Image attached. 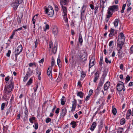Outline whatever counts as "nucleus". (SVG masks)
I'll use <instances>...</instances> for the list:
<instances>
[{
	"instance_id": "obj_1",
	"label": "nucleus",
	"mask_w": 133,
	"mask_h": 133,
	"mask_svg": "<svg viewBox=\"0 0 133 133\" xmlns=\"http://www.w3.org/2000/svg\"><path fill=\"white\" fill-rule=\"evenodd\" d=\"M61 6V11L62 12V15L63 18L65 22L66 23V25H68V19L67 17L68 13L67 8L64 5Z\"/></svg>"
},
{
	"instance_id": "obj_2",
	"label": "nucleus",
	"mask_w": 133,
	"mask_h": 133,
	"mask_svg": "<svg viewBox=\"0 0 133 133\" xmlns=\"http://www.w3.org/2000/svg\"><path fill=\"white\" fill-rule=\"evenodd\" d=\"M45 12L46 14H48L50 17H52L53 16L54 12L52 7L49 5L48 8L46 7L44 9Z\"/></svg>"
},
{
	"instance_id": "obj_3",
	"label": "nucleus",
	"mask_w": 133,
	"mask_h": 133,
	"mask_svg": "<svg viewBox=\"0 0 133 133\" xmlns=\"http://www.w3.org/2000/svg\"><path fill=\"white\" fill-rule=\"evenodd\" d=\"M14 82L13 81H12V78L10 80V83H9V85L6 88H5L4 90L6 91V92L9 93L12 91V89L14 88Z\"/></svg>"
},
{
	"instance_id": "obj_4",
	"label": "nucleus",
	"mask_w": 133,
	"mask_h": 133,
	"mask_svg": "<svg viewBox=\"0 0 133 133\" xmlns=\"http://www.w3.org/2000/svg\"><path fill=\"white\" fill-rule=\"evenodd\" d=\"M88 55L86 51H84L83 52L79 53V58L82 62L87 61Z\"/></svg>"
},
{
	"instance_id": "obj_5",
	"label": "nucleus",
	"mask_w": 133,
	"mask_h": 133,
	"mask_svg": "<svg viewBox=\"0 0 133 133\" xmlns=\"http://www.w3.org/2000/svg\"><path fill=\"white\" fill-rule=\"evenodd\" d=\"M117 89L119 91H121L122 90L123 91H124L125 89L123 83L120 81H119L117 84Z\"/></svg>"
},
{
	"instance_id": "obj_6",
	"label": "nucleus",
	"mask_w": 133,
	"mask_h": 133,
	"mask_svg": "<svg viewBox=\"0 0 133 133\" xmlns=\"http://www.w3.org/2000/svg\"><path fill=\"white\" fill-rule=\"evenodd\" d=\"M23 47L21 44L19 45L16 48L15 52V55H18L22 51Z\"/></svg>"
},
{
	"instance_id": "obj_7",
	"label": "nucleus",
	"mask_w": 133,
	"mask_h": 133,
	"mask_svg": "<svg viewBox=\"0 0 133 133\" xmlns=\"http://www.w3.org/2000/svg\"><path fill=\"white\" fill-rule=\"evenodd\" d=\"M72 107L71 111L72 112H73L75 110L76 108V106L77 104V101L76 99H74L73 100V101H72Z\"/></svg>"
},
{
	"instance_id": "obj_8",
	"label": "nucleus",
	"mask_w": 133,
	"mask_h": 133,
	"mask_svg": "<svg viewBox=\"0 0 133 133\" xmlns=\"http://www.w3.org/2000/svg\"><path fill=\"white\" fill-rule=\"evenodd\" d=\"M110 32L109 35V37H111L117 34V30L112 28L110 29Z\"/></svg>"
},
{
	"instance_id": "obj_9",
	"label": "nucleus",
	"mask_w": 133,
	"mask_h": 133,
	"mask_svg": "<svg viewBox=\"0 0 133 133\" xmlns=\"http://www.w3.org/2000/svg\"><path fill=\"white\" fill-rule=\"evenodd\" d=\"M67 110L66 108H62L60 112V116L62 117H63L66 115L67 113Z\"/></svg>"
},
{
	"instance_id": "obj_10",
	"label": "nucleus",
	"mask_w": 133,
	"mask_h": 133,
	"mask_svg": "<svg viewBox=\"0 0 133 133\" xmlns=\"http://www.w3.org/2000/svg\"><path fill=\"white\" fill-rule=\"evenodd\" d=\"M104 80L105 79L104 78H102L100 79L99 82L97 87V89L98 90L100 89V88L102 87L103 85L104 82Z\"/></svg>"
},
{
	"instance_id": "obj_11",
	"label": "nucleus",
	"mask_w": 133,
	"mask_h": 133,
	"mask_svg": "<svg viewBox=\"0 0 133 133\" xmlns=\"http://www.w3.org/2000/svg\"><path fill=\"white\" fill-rule=\"evenodd\" d=\"M52 67H49L48 68L47 73V75L49 76V77L51 79L52 78Z\"/></svg>"
},
{
	"instance_id": "obj_12",
	"label": "nucleus",
	"mask_w": 133,
	"mask_h": 133,
	"mask_svg": "<svg viewBox=\"0 0 133 133\" xmlns=\"http://www.w3.org/2000/svg\"><path fill=\"white\" fill-rule=\"evenodd\" d=\"M125 36L124 34L122 32H121L119 35L118 41H125Z\"/></svg>"
},
{
	"instance_id": "obj_13",
	"label": "nucleus",
	"mask_w": 133,
	"mask_h": 133,
	"mask_svg": "<svg viewBox=\"0 0 133 133\" xmlns=\"http://www.w3.org/2000/svg\"><path fill=\"white\" fill-rule=\"evenodd\" d=\"M109 8L111 11L113 12L117 10L118 8V6L117 5H113L109 6Z\"/></svg>"
},
{
	"instance_id": "obj_14",
	"label": "nucleus",
	"mask_w": 133,
	"mask_h": 133,
	"mask_svg": "<svg viewBox=\"0 0 133 133\" xmlns=\"http://www.w3.org/2000/svg\"><path fill=\"white\" fill-rule=\"evenodd\" d=\"M69 0H60V4L61 6L66 5L68 4Z\"/></svg>"
},
{
	"instance_id": "obj_15",
	"label": "nucleus",
	"mask_w": 133,
	"mask_h": 133,
	"mask_svg": "<svg viewBox=\"0 0 133 133\" xmlns=\"http://www.w3.org/2000/svg\"><path fill=\"white\" fill-rule=\"evenodd\" d=\"M118 42L117 44V46L121 49H122V48L123 45L124 44V41H118Z\"/></svg>"
},
{
	"instance_id": "obj_16",
	"label": "nucleus",
	"mask_w": 133,
	"mask_h": 133,
	"mask_svg": "<svg viewBox=\"0 0 133 133\" xmlns=\"http://www.w3.org/2000/svg\"><path fill=\"white\" fill-rule=\"evenodd\" d=\"M110 83L109 81H107L104 85V90L105 91H107L110 85Z\"/></svg>"
},
{
	"instance_id": "obj_17",
	"label": "nucleus",
	"mask_w": 133,
	"mask_h": 133,
	"mask_svg": "<svg viewBox=\"0 0 133 133\" xmlns=\"http://www.w3.org/2000/svg\"><path fill=\"white\" fill-rule=\"evenodd\" d=\"M93 58V57H92L90 61L89 65V68H91L92 66H94L95 64L94 61L95 60L94 58Z\"/></svg>"
},
{
	"instance_id": "obj_18",
	"label": "nucleus",
	"mask_w": 133,
	"mask_h": 133,
	"mask_svg": "<svg viewBox=\"0 0 133 133\" xmlns=\"http://www.w3.org/2000/svg\"><path fill=\"white\" fill-rule=\"evenodd\" d=\"M19 4L18 2H12L11 4V6L13 7L14 9L16 10L17 9Z\"/></svg>"
},
{
	"instance_id": "obj_19",
	"label": "nucleus",
	"mask_w": 133,
	"mask_h": 133,
	"mask_svg": "<svg viewBox=\"0 0 133 133\" xmlns=\"http://www.w3.org/2000/svg\"><path fill=\"white\" fill-rule=\"evenodd\" d=\"M25 111L24 112V113L25 114L24 117V120L25 121L28 118V109L27 107H25Z\"/></svg>"
},
{
	"instance_id": "obj_20",
	"label": "nucleus",
	"mask_w": 133,
	"mask_h": 133,
	"mask_svg": "<svg viewBox=\"0 0 133 133\" xmlns=\"http://www.w3.org/2000/svg\"><path fill=\"white\" fill-rule=\"evenodd\" d=\"M33 72V70H31L30 68H28L26 75V76H30L31 75Z\"/></svg>"
},
{
	"instance_id": "obj_21",
	"label": "nucleus",
	"mask_w": 133,
	"mask_h": 133,
	"mask_svg": "<svg viewBox=\"0 0 133 133\" xmlns=\"http://www.w3.org/2000/svg\"><path fill=\"white\" fill-rule=\"evenodd\" d=\"M94 75L93 81L94 83H95L98 79L99 77V74L97 72H96L95 73Z\"/></svg>"
},
{
	"instance_id": "obj_22",
	"label": "nucleus",
	"mask_w": 133,
	"mask_h": 133,
	"mask_svg": "<svg viewBox=\"0 0 133 133\" xmlns=\"http://www.w3.org/2000/svg\"><path fill=\"white\" fill-rule=\"evenodd\" d=\"M78 41L81 45H82L83 43V40L82 36L81 34L80 33L79 35Z\"/></svg>"
},
{
	"instance_id": "obj_23",
	"label": "nucleus",
	"mask_w": 133,
	"mask_h": 133,
	"mask_svg": "<svg viewBox=\"0 0 133 133\" xmlns=\"http://www.w3.org/2000/svg\"><path fill=\"white\" fill-rule=\"evenodd\" d=\"M52 32L54 35H56L58 33L57 28L56 26L54 27L52 29Z\"/></svg>"
},
{
	"instance_id": "obj_24",
	"label": "nucleus",
	"mask_w": 133,
	"mask_h": 133,
	"mask_svg": "<svg viewBox=\"0 0 133 133\" xmlns=\"http://www.w3.org/2000/svg\"><path fill=\"white\" fill-rule=\"evenodd\" d=\"M131 109H129L128 110L127 113L126 115V118L127 119H129V117L131 115Z\"/></svg>"
},
{
	"instance_id": "obj_25",
	"label": "nucleus",
	"mask_w": 133,
	"mask_h": 133,
	"mask_svg": "<svg viewBox=\"0 0 133 133\" xmlns=\"http://www.w3.org/2000/svg\"><path fill=\"white\" fill-rule=\"evenodd\" d=\"M96 125V122H93L90 128V130L92 131H93L95 128Z\"/></svg>"
},
{
	"instance_id": "obj_26",
	"label": "nucleus",
	"mask_w": 133,
	"mask_h": 133,
	"mask_svg": "<svg viewBox=\"0 0 133 133\" xmlns=\"http://www.w3.org/2000/svg\"><path fill=\"white\" fill-rule=\"evenodd\" d=\"M121 49H120L119 50H118V53L117 54L118 55L119 57L120 58L122 57L123 52L121 50Z\"/></svg>"
},
{
	"instance_id": "obj_27",
	"label": "nucleus",
	"mask_w": 133,
	"mask_h": 133,
	"mask_svg": "<svg viewBox=\"0 0 133 133\" xmlns=\"http://www.w3.org/2000/svg\"><path fill=\"white\" fill-rule=\"evenodd\" d=\"M38 15V14H37L34 15L32 19V21L33 24H35L36 19L37 18V17Z\"/></svg>"
},
{
	"instance_id": "obj_28",
	"label": "nucleus",
	"mask_w": 133,
	"mask_h": 133,
	"mask_svg": "<svg viewBox=\"0 0 133 133\" xmlns=\"http://www.w3.org/2000/svg\"><path fill=\"white\" fill-rule=\"evenodd\" d=\"M84 93L82 91L78 92L77 94V96L79 97L80 98H83Z\"/></svg>"
},
{
	"instance_id": "obj_29",
	"label": "nucleus",
	"mask_w": 133,
	"mask_h": 133,
	"mask_svg": "<svg viewBox=\"0 0 133 133\" xmlns=\"http://www.w3.org/2000/svg\"><path fill=\"white\" fill-rule=\"evenodd\" d=\"M66 101L65 98L64 96H63L61 99V104L62 105H63L65 104V102Z\"/></svg>"
},
{
	"instance_id": "obj_30",
	"label": "nucleus",
	"mask_w": 133,
	"mask_h": 133,
	"mask_svg": "<svg viewBox=\"0 0 133 133\" xmlns=\"http://www.w3.org/2000/svg\"><path fill=\"white\" fill-rule=\"evenodd\" d=\"M57 50V44H55L53 48L52 49V51L54 54H55Z\"/></svg>"
},
{
	"instance_id": "obj_31",
	"label": "nucleus",
	"mask_w": 133,
	"mask_h": 133,
	"mask_svg": "<svg viewBox=\"0 0 133 133\" xmlns=\"http://www.w3.org/2000/svg\"><path fill=\"white\" fill-rule=\"evenodd\" d=\"M70 124L72 125V127L73 128H75L77 126L76 122L74 121H71Z\"/></svg>"
},
{
	"instance_id": "obj_32",
	"label": "nucleus",
	"mask_w": 133,
	"mask_h": 133,
	"mask_svg": "<svg viewBox=\"0 0 133 133\" xmlns=\"http://www.w3.org/2000/svg\"><path fill=\"white\" fill-rule=\"evenodd\" d=\"M60 59V57H58L57 60V64L59 68H61L62 66V65Z\"/></svg>"
},
{
	"instance_id": "obj_33",
	"label": "nucleus",
	"mask_w": 133,
	"mask_h": 133,
	"mask_svg": "<svg viewBox=\"0 0 133 133\" xmlns=\"http://www.w3.org/2000/svg\"><path fill=\"white\" fill-rule=\"evenodd\" d=\"M119 21L118 19H115L114 22V26L115 27H116L118 26Z\"/></svg>"
},
{
	"instance_id": "obj_34",
	"label": "nucleus",
	"mask_w": 133,
	"mask_h": 133,
	"mask_svg": "<svg viewBox=\"0 0 133 133\" xmlns=\"http://www.w3.org/2000/svg\"><path fill=\"white\" fill-rule=\"evenodd\" d=\"M85 9H82L80 15L81 19V20L84 17V13L85 11Z\"/></svg>"
},
{
	"instance_id": "obj_35",
	"label": "nucleus",
	"mask_w": 133,
	"mask_h": 133,
	"mask_svg": "<svg viewBox=\"0 0 133 133\" xmlns=\"http://www.w3.org/2000/svg\"><path fill=\"white\" fill-rule=\"evenodd\" d=\"M125 123V119L124 118H122L120 121V124L121 125H124Z\"/></svg>"
},
{
	"instance_id": "obj_36",
	"label": "nucleus",
	"mask_w": 133,
	"mask_h": 133,
	"mask_svg": "<svg viewBox=\"0 0 133 133\" xmlns=\"http://www.w3.org/2000/svg\"><path fill=\"white\" fill-rule=\"evenodd\" d=\"M117 109L115 108L112 107V112L114 115H115L117 113Z\"/></svg>"
},
{
	"instance_id": "obj_37",
	"label": "nucleus",
	"mask_w": 133,
	"mask_h": 133,
	"mask_svg": "<svg viewBox=\"0 0 133 133\" xmlns=\"http://www.w3.org/2000/svg\"><path fill=\"white\" fill-rule=\"evenodd\" d=\"M124 129L122 127H119L118 128L117 133H122Z\"/></svg>"
},
{
	"instance_id": "obj_38",
	"label": "nucleus",
	"mask_w": 133,
	"mask_h": 133,
	"mask_svg": "<svg viewBox=\"0 0 133 133\" xmlns=\"http://www.w3.org/2000/svg\"><path fill=\"white\" fill-rule=\"evenodd\" d=\"M103 57H101L100 58V59L99 61V65L100 67H101V68H102V66L103 64Z\"/></svg>"
},
{
	"instance_id": "obj_39",
	"label": "nucleus",
	"mask_w": 133,
	"mask_h": 133,
	"mask_svg": "<svg viewBox=\"0 0 133 133\" xmlns=\"http://www.w3.org/2000/svg\"><path fill=\"white\" fill-rule=\"evenodd\" d=\"M35 118L34 117H32L29 119V121L31 123H34V121L35 120Z\"/></svg>"
},
{
	"instance_id": "obj_40",
	"label": "nucleus",
	"mask_w": 133,
	"mask_h": 133,
	"mask_svg": "<svg viewBox=\"0 0 133 133\" xmlns=\"http://www.w3.org/2000/svg\"><path fill=\"white\" fill-rule=\"evenodd\" d=\"M12 78V81H13V77H11L10 78H9V76H8L7 77H5V81H8L9 80V83H10V80Z\"/></svg>"
},
{
	"instance_id": "obj_41",
	"label": "nucleus",
	"mask_w": 133,
	"mask_h": 133,
	"mask_svg": "<svg viewBox=\"0 0 133 133\" xmlns=\"http://www.w3.org/2000/svg\"><path fill=\"white\" fill-rule=\"evenodd\" d=\"M35 125H33V127H34L35 129L37 130L38 128V124L37 122L34 123Z\"/></svg>"
},
{
	"instance_id": "obj_42",
	"label": "nucleus",
	"mask_w": 133,
	"mask_h": 133,
	"mask_svg": "<svg viewBox=\"0 0 133 133\" xmlns=\"http://www.w3.org/2000/svg\"><path fill=\"white\" fill-rule=\"evenodd\" d=\"M32 82V80L30 78L26 84V85H29L31 84Z\"/></svg>"
},
{
	"instance_id": "obj_43",
	"label": "nucleus",
	"mask_w": 133,
	"mask_h": 133,
	"mask_svg": "<svg viewBox=\"0 0 133 133\" xmlns=\"http://www.w3.org/2000/svg\"><path fill=\"white\" fill-rule=\"evenodd\" d=\"M38 88V85L37 84H36L35 85V86H34V88H33V89H34V92L35 94H36V92Z\"/></svg>"
},
{
	"instance_id": "obj_44",
	"label": "nucleus",
	"mask_w": 133,
	"mask_h": 133,
	"mask_svg": "<svg viewBox=\"0 0 133 133\" xmlns=\"http://www.w3.org/2000/svg\"><path fill=\"white\" fill-rule=\"evenodd\" d=\"M105 62L107 64H111V61L110 60H109L108 58L107 57H105Z\"/></svg>"
},
{
	"instance_id": "obj_45",
	"label": "nucleus",
	"mask_w": 133,
	"mask_h": 133,
	"mask_svg": "<svg viewBox=\"0 0 133 133\" xmlns=\"http://www.w3.org/2000/svg\"><path fill=\"white\" fill-rule=\"evenodd\" d=\"M130 77L129 75H127L125 78V82L126 83L128 82L130 80Z\"/></svg>"
},
{
	"instance_id": "obj_46",
	"label": "nucleus",
	"mask_w": 133,
	"mask_h": 133,
	"mask_svg": "<svg viewBox=\"0 0 133 133\" xmlns=\"http://www.w3.org/2000/svg\"><path fill=\"white\" fill-rule=\"evenodd\" d=\"M5 106V103H3L2 104L1 107V110H3L4 109Z\"/></svg>"
},
{
	"instance_id": "obj_47",
	"label": "nucleus",
	"mask_w": 133,
	"mask_h": 133,
	"mask_svg": "<svg viewBox=\"0 0 133 133\" xmlns=\"http://www.w3.org/2000/svg\"><path fill=\"white\" fill-rule=\"evenodd\" d=\"M22 17V16L20 17L19 18H17V21L18 24H19L21 22Z\"/></svg>"
},
{
	"instance_id": "obj_48",
	"label": "nucleus",
	"mask_w": 133,
	"mask_h": 133,
	"mask_svg": "<svg viewBox=\"0 0 133 133\" xmlns=\"http://www.w3.org/2000/svg\"><path fill=\"white\" fill-rule=\"evenodd\" d=\"M39 41L38 39H36V41L35 42V48H36L38 45L39 43Z\"/></svg>"
},
{
	"instance_id": "obj_49",
	"label": "nucleus",
	"mask_w": 133,
	"mask_h": 133,
	"mask_svg": "<svg viewBox=\"0 0 133 133\" xmlns=\"http://www.w3.org/2000/svg\"><path fill=\"white\" fill-rule=\"evenodd\" d=\"M129 53L130 55L133 53V45L130 48Z\"/></svg>"
},
{
	"instance_id": "obj_50",
	"label": "nucleus",
	"mask_w": 133,
	"mask_h": 133,
	"mask_svg": "<svg viewBox=\"0 0 133 133\" xmlns=\"http://www.w3.org/2000/svg\"><path fill=\"white\" fill-rule=\"evenodd\" d=\"M108 12L107 13L108 14L112 15L113 11H112L111 10H110V9H109V8L108 10Z\"/></svg>"
},
{
	"instance_id": "obj_51",
	"label": "nucleus",
	"mask_w": 133,
	"mask_h": 133,
	"mask_svg": "<svg viewBox=\"0 0 133 133\" xmlns=\"http://www.w3.org/2000/svg\"><path fill=\"white\" fill-rule=\"evenodd\" d=\"M28 65L30 67H32L34 65L35 66H36V63L35 62L30 63Z\"/></svg>"
},
{
	"instance_id": "obj_52",
	"label": "nucleus",
	"mask_w": 133,
	"mask_h": 133,
	"mask_svg": "<svg viewBox=\"0 0 133 133\" xmlns=\"http://www.w3.org/2000/svg\"><path fill=\"white\" fill-rule=\"evenodd\" d=\"M7 112L6 113V116H8V115L10 113L11 111V110L10 109V108H9L7 109Z\"/></svg>"
},
{
	"instance_id": "obj_53",
	"label": "nucleus",
	"mask_w": 133,
	"mask_h": 133,
	"mask_svg": "<svg viewBox=\"0 0 133 133\" xmlns=\"http://www.w3.org/2000/svg\"><path fill=\"white\" fill-rule=\"evenodd\" d=\"M51 121V119L49 118H47L45 120V122L48 123L50 122Z\"/></svg>"
},
{
	"instance_id": "obj_54",
	"label": "nucleus",
	"mask_w": 133,
	"mask_h": 133,
	"mask_svg": "<svg viewBox=\"0 0 133 133\" xmlns=\"http://www.w3.org/2000/svg\"><path fill=\"white\" fill-rule=\"evenodd\" d=\"M86 76L85 74L82 71L81 74V77L82 78Z\"/></svg>"
},
{
	"instance_id": "obj_55",
	"label": "nucleus",
	"mask_w": 133,
	"mask_h": 133,
	"mask_svg": "<svg viewBox=\"0 0 133 133\" xmlns=\"http://www.w3.org/2000/svg\"><path fill=\"white\" fill-rule=\"evenodd\" d=\"M29 77L30 76H26V75L25 77H24L23 81L24 82L26 81L28 79V77Z\"/></svg>"
},
{
	"instance_id": "obj_56",
	"label": "nucleus",
	"mask_w": 133,
	"mask_h": 133,
	"mask_svg": "<svg viewBox=\"0 0 133 133\" xmlns=\"http://www.w3.org/2000/svg\"><path fill=\"white\" fill-rule=\"evenodd\" d=\"M127 6L128 7H129L131 5V2L130 0H127Z\"/></svg>"
},
{
	"instance_id": "obj_57",
	"label": "nucleus",
	"mask_w": 133,
	"mask_h": 133,
	"mask_svg": "<svg viewBox=\"0 0 133 133\" xmlns=\"http://www.w3.org/2000/svg\"><path fill=\"white\" fill-rule=\"evenodd\" d=\"M104 4V3H102V2H100V8H104L105 7Z\"/></svg>"
},
{
	"instance_id": "obj_58",
	"label": "nucleus",
	"mask_w": 133,
	"mask_h": 133,
	"mask_svg": "<svg viewBox=\"0 0 133 133\" xmlns=\"http://www.w3.org/2000/svg\"><path fill=\"white\" fill-rule=\"evenodd\" d=\"M45 29H44V31H45L46 30V29H49V25L48 24H46L45 25Z\"/></svg>"
},
{
	"instance_id": "obj_59",
	"label": "nucleus",
	"mask_w": 133,
	"mask_h": 133,
	"mask_svg": "<svg viewBox=\"0 0 133 133\" xmlns=\"http://www.w3.org/2000/svg\"><path fill=\"white\" fill-rule=\"evenodd\" d=\"M93 92V90L92 89L90 90L89 92L88 95L91 96V95H92Z\"/></svg>"
},
{
	"instance_id": "obj_60",
	"label": "nucleus",
	"mask_w": 133,
	"mask_h": 133,
	"mask_svg": "<svg viewBox=\"0 0 133 133\" xmlns=\"http://www.w3.org/2000/svg\"><path fill=\"white\" fill-rule=\"evenodd\" d=\"M98 7L97 6H96L95 7L94 10H95V11L94 12V14L95 15H96V13L98 11Z\"/></svg>"
},
{
	"instance_id": "obj_61",
	"label": "nucleus",
	"mask_w": 133,
	"mask_h": 133,
	"mask_svg": "<svg viewBox=\"0 0 133 133\" xmlns=\"http://www.w3.org/2000/svg\"><path fill=\"white\" fill-rule=\"evenodd\" d=\"M102 128V127L101 126L99 127L98 130V131L97 133H100Z\"/></svg>"
},
{
	"instance_id": "obj_62",
	"label": "nucleus",
	"mask_w": 133,
	"mask_h": 133,
	"mask_svg": "<svg viewBox=\"0 0 133 133\" xmlns=\"http://www.w3.org/2000/svg\"><path fill=\"white\" fill-rule=\"evenodd\" d=\"M11 53V51L10 50H9L8 52L6 54V56L7 57H9Z\"/></svg>"
},
{
	"instance_id": "obj_63",
	"label": "nucleus",
	"mask_w": 133,
	"mask_h": 133,
	"mask_svg": "<svg viewBox=\"0 0 133 133\" xmlns=\"http://www.w3.org/2000/svg\"><path fill=\"white\" fill-rule=\"evenodd\" d=\"M55 10L57 11H58L59 10V8L58 6L56 5H54Z\"/></svg>"
},
{
	"instance_id": "obj_64",
	"label": "nucleus",
	"mask_w": 133,
	"mask_h": 133,
	"mask_svg": "<svg viewBox=\"0 0 133 133\" xmlns=\"http://www.w3.org/2000/svg\"><path fill=\"white\" fill-rule=\"evenodd\" d=\"M90 96L88 95L85 98V101H88L89 100Z\"/></svg>"
}]
</instances>
